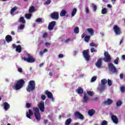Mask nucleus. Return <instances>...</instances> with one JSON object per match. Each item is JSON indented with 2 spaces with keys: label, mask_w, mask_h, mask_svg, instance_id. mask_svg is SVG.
I'll use <instances>...</instances> for the list:
<instances>
[{
  "label": "nucleus",
  "mask_w": 125,
  "mask_h": 125,
  "mask_svg": "<svg viewBox=\"0 0 125 125\" xmlns=\"http://www.w3.org/2000/svg\"><path fill=\"white\" fill-rule=\"evenodd\" d=\"M42 18H38L36 20V22H37L38 23H41V22H42Z\"/></svg>",
  "instance_id": "obj_45"
},
{
  "label": "nucleus",
  "mask_w": 125,
  "mask_h": 125,
  "mask_svg": "<svg viewBox=\"0 0 125 125\" xmlns=\"http://www.w3.org/2000/svg\"><path fill=\"white\" fill-rule=\"evenodd\" d=\"M108 66L110 74H117L118 73V70H117V68L114 65V64L109 63H108Z\"/></svg>",
  "instance_id": "obj_4"
},
{
  "label": "nucleus",
  "mask_w": 125,
  "mask_h": 125,
  "mask_svg": "<svg viewBox=\"0 0 125 125\" xmlns=\"http://www.w3.org/2000/svg\"><path fill=\"white\" fill-rule=\"evenodd\" d=\"M75 116L76 118H78V119H80V120H83V114H81V113H80V112L79 111H76L75 113Z\"/></svg>",
  "instance_id": "obj_13"
},
{
  "label": "nucleus",
  "mask_w": 125,
  "mask_h": 125,
  "mask_svg": "<svg viewBox=\"0 0 125 125\" xmlns=\"http://www.w3.org/2000/svg\"><path fill=\"white\" fill-rule=\"evenodd\" d=\"M34 89H36V82L35 81L31 80L28 83L26 90L28 92H31V91H34Z\"/></svg>",
  "instance_id": "obj_2"
},
{
  "label": "nucleus",
  "mask_w": 125,
  "mask_h": 125,
  "mask_svg": "<svg viewBox=\"0 0 125 125\" xmlns=\"http://www.w3.org/2000/svg\"><path fill=\"white\" fill-rule=\"evenodd\" d=\"M67 13V11L65 10H62L60 14V15L61 17H63V16H65L66 14Z\"/></svg>",
  "instance_id": "obj_27"
},
{
  "label": "nucleus",
  "mask_w": 125,
  "mask_h": 125,
  "mask_svg": "<svg viewBox=\"0 0 125 125\" xmlns=\"http://www.w3.org/2000/svg\"><path fill=\"white\" fill-rule=\"evenodd\" d=\"M112 103L113 100L110 99H107V101L103 102L104 105H110V104H112Z\"/></svg>",
  "instance_id": "obj_19"
},
{
  "label": "nucleus",
  "mask_w": 125,
  "mask_h": 125,
  "mask_svg": "<svg viewBox=\"0 0 125 125\" xmlns=\"http://www.w3.org/2000/svg\"><path fill=\"white\" fill-rule=\"evenodd\" d=\"M93 9L94 11H96V9H97V6H96V5H94L93 7Z\"/></svg>",
  "instance_id": "obj_49"
},
{
  "label": "nucleus",
  "mask_w": 125,
  "mask_h": 125,
  "mask_svg": "<svg viewBox=\"0 0 125 125\" xmlns=\"http://www.w3.org/2000/svg\"><path fill=\"white\" fill-rule=\"evenodd\" d=\"M90 51L91 53H93V52H97V49H95L94 47H92L90 48Z\"/></svg>",
  "instance_id": "obj_36"
},
{
  "label": "nucleus",
  "mask_w": 125,
  "mask_h": 125,
  "mask_svg": "<svg viewBox=\"0 0 125 125\" xmlns=\"http://www.w3.org/2000/svg\"><path fill=\"white\" fill-rule=\"evenodd\" d=\"M76 92L78 93L79 94H83V89L81 86H79L76 89Z\"/></svg>",
  "instance_id": "obj_20"
},
{
  "label": "nucleus",
  "mask_w": 125,
  "mask_h": 125,
  "mask_svg": "<svg viewBox=\"0 0 125 125\" xmlns=\"http://www.w3.org/2000/svg\"><path fill=\"white\" fill-rule=\"evenodd\" d=\"M123 104V102H122V101H117V102L116 103V106L117 107H120V106H122V104Z\"/></svg>",
  "instance_id": "obj_35"
},
{
  "label": "nucleus",
  "mask_w": 125,
  "mask_h": 125,
  "mask_svg": "<svg viewBox=\"0 0 125 125\" xmlns=\"http://www.w3.org/2000/svg\"><path fill=\"white\" fill-rule=\"evenodd\" d=\"M25 28V25L23 24H20V25L19 26V29L20 30H23Z\"/></svg>",
  "instance_id": "obj_39"
},
{
  "label": "nucleus",
  "mask_w": 125,
  "mask_h": 125,
  "mask_svg": "<svg viewBox=\"0 0 125 125\" xmlns=\"http://www.w3.org/2000/svg\"><path fill=\"white\" fill-rule=\"evenodd\" d=\"M43 53H44L42 51L40 52V55H41V56H42V55H43Z\"/></svg>",
  "instance_id": "obj_57"
},
{
  "label": "nucleus",
  "mask_w": 125,
  "mask_h": 125,
  "mask_svg": "<svg viewBox=\"0 0 125 125\" xmlns=\"http://www.w3.org/2000/svg\"><path fill=\"white\" fill-rule=\"evenodd\" d=\"M123 42H124V38H122L120 42V44H122V43H123Z\"/></svg>",
  "instance_id": "obj_56"
},
{
  "label": "nucleus",
  "mask_w": 125,
  "mask_h": 125,
  "mask_svg": "<svg viewBox=\"0 0 125 125\" xmlns=\"http://www.w3.org/2000/svg\"><path fill=\"white\" fill-rule=\"evenodd\" d=\"M3 107L5 111H8L10 108V105L7 102H4L3 104Z\"/></svg>",
  "instance_id": "obj_16"
},
{
  "label": "nucleus",
  "mask_w": 125,
  "mask_h": 125,
  "mask_svg": "<svg viewBox=\"0 0 125 125\" xmlns=\"http://www.w3.org/2000/svg\"><path fill=\"white\" fill-rule=\"evenodd\" d=\"M114 32L115 33L116 35H119L122 34V31L121 28L117 25H115L113 27Z\"/></svg>",
  "instance_id": "obj_9"
},
{
  "label": "nucleus",
  "mask_w": 125,
  "mask_h": 125,
  "mask_svg": "<svg viewBox=\"0 0 125 125\" xmlns=\"http://www.w3.org/2000/svg\"><path fill=\"white\" fill-rule=\"evenodd\" d=\"M49 76L52 77V76H53V73H52V72H51V71L49 72Z\"/></svg>",
  "instance_id": "obj_62"
},
{
  "label": "nucleus",
  "mask_w": 125,
  "mask_h": 125,
  "mask_svg": "<svg viewBox=\"0 0 125 125\" xmlns=\"http://www.w3.org/2000/svg\"><path fill=\"white\" fill-rule=\"evenodd\" d=\"M16 51H17V52H18L19 53H21V52L22 51V47H21V45H19L17 46Z\"/></svg>",
  "instance_id": "obj_23"
},
{
  "label": "nucleus",
  "mask_w": 125,
  "mask_h": 125,
  "mask_svg": "<svg viewBox=\"0 0 125 125\" xmlns=\"http://www.w3.org/2000/svg\"><path fill=\"white\" fill-rule=\"evenodd\" d=\"M48 50H47V49H44L43 50V53H45V52H47Z\"/></svg>",
  "instance_id": "obj_64"
},
{
  "label": "nucleus",
  "mask_w": 125,
  "mask_h": 125,
  "mask_svg": "<svg viewBox=\"0 0 125 125\" xmlns=\"http://www.w3.org/2000/svg\"><path fill=\"white\" fill-rule=\"evenodd\" d=\"M104 58L103 60L104 62H110V61L112 60V58H111V56H110L108 51L104 52Z\"/></svg>",
  "instance_id": "obj_7"
},
{
  "label": "nucleus",
  "mask_w": 125,
  "mask_h": 125,
  "mask_svg": "<svg viewBox=\"0 0 125 125\" xmlns=\"http://www.w3.org/2000/svg\"><path fill=\"white\" fill-rule=\"evenodd\" d=\"M50 17L54 20H58L59 19V13L58 12H54L50 14Z\"/></svg>",
  "instance_id": "obj_8"
},
{
  "label": "nucleus",
  "mask_w": 125,
  "mask_h": 125,
  "mask_svg": "<svg viewBox=\"0 0 125 125\" xmlns=\"http://www.w3.org/2000/svg\"><path fill=\"white\" fill-rule=\"evenodd\" d=\"M71 42V39L68 38L66 40L64 41V43H68Z\"/></svg>",
  "instance_id": "obj_46"
},
{
  "label": "nucleus",
  "mask_w": 125,
  "mask_h": 125,
  "mask_svg": "<svg viewBox=\"0 0 125 125\" xmlns=\"http://www.w3.org/2000/svg\"><path fill=\"white\" fill-rule=\"evenodd\" d=\"M11 35H13V36H14V35H15V32L14 31H11Z\"/></svg>",
  "instance_id": "obj_63"
},
{
  "label": "nucleus",
  "mask_w": 125,
  "mask_h": 125,
  "mask_svg": "<svg viewBox=\"0 0 125 125\" xmlns=\"http://www.w3.org/2000/svg\"><path fill=\"white\" fill-rule=\"evenodd\" d=\"M122 59L123 60H125V55H123L122 56Z\"/></svg>",
  "instance_id": "obj_59"
},
{
  "label": "nucleus",
  "mask_w": 125,
  "mask_h": 125,
  "mask_svg": "<svg viewBox=\"0 0 125 125\" xmlns=\"http://www.w3.org/2000/svg\"><path fill=\"white\" fill-rule=\"evenodd\" d=\"M12 46L13 48H16V47H17V46H16V45L15 44H13Z\"/></svg>",
  "instance_id": "obj_61"
},
{
  "label": "nucleus",
  "mask_w": 125,
  "mask_h": 125,
  "mask_svg": "<svg viewBox=\"0 0 125 125\" xmlns=\"http://www.w3.org/2000/svg\"><path fill=\"white\" fill-rule=\"evenodd\" d=\"M88 114L89 116L92 117L95 114V110L93 109H90L88 111Z\"/></svg>",
  "instance_id": "obj_22"
},
{
  "label": "nucleus",
  "mask_w": 125,
  "mask_h": 125,
  "mask_svg": "<svg viewBox=\"0 0 125 125\" xmlns=\"http://www.w3.org/2000/svg\"><path fill=\"white\" fill-rule=\"evenodd\" d=\"M33 115H34V112H33L32 110H31V109H28V112H27L26 113V116L27 118L30 119H32L31 116H33Z\"/></svg>",
  "instance_id": "obj_14"
},
{
  "label": "nucleus",
  "mask_w": 125,
  "mask_h": 125,
  "mask_svg": "<svg viewBox=\"0 0 125 125\" xmlns=\"http://www.w3.org/2000/svg\"><path fill=\"white\" fill-rule=\"evenodd\" d=\"M38 107H34L33 108L34 116L37 121H41V113H40V110L41 112H44V102L42 101L38 104Z\"/></svg>",
  "instance_id": "obj_1"
},
{
  "label": "nucleus",
  "mask_w": 125,
  "mask_h": 125,
  "mask_svg": "<svg viewBox=\"0 0 125 125\" xmlns=\"http://www.w3.org/2000/svg\"><path fill=\"white\" fill-rule=\"evenodd\" d=\"M119 60H120V58H119V57H117L114 61V63L118 65V64H119Z\"/></svg>",
  "instance_id": "obj_38"
},
{
  "label": "nucleus",
  "mask_w": 125,
  "mask_h": 125,
  "mask_svg": "<svg viewBox=\"0 0 125 125\" xmlns=\"http://www.w3.org/2000/svg\"><path fill=\"white\" fill-rule=\"evenodd\" d=\"M108 125V122L106 120H104L101 123V125Z\"/></svg>",
  "instance_id": "obj_41"
},
{
  "label": "nucleus",
  "mask_w": 125,
  "mask_h": 125,
  "mask_svg": "<svg viewBox=\"0 0 125 125\" xmlns=\"http://www.w3.org/2000/svg\"><path fill=\"white\" fill-rule=\"evenodd\" d=\"M107 12V9L106 8H104L102 10V14H106Z\"/></svg>",
  "instance_id": "obj_37"
},
{
  "label": "nucleus",
  "mask_w": 125,
  "mask_h": 125,
  "mask_svg": "<svg viewBox=\"0 0 125 125\" xmlns=\"http://www.w3.org/2000/svg\"><path fill=\"white\" fill-rule=\"evenodd\" d=\"M45 98H46V96L45 95H42L41 96V99L42 100H45Z\"/></svg>",
  "instance_id": "obj_48"
},
{
  "label": "nucleus",
  "mask_w": 125,
  "mask_h": 125,
  "mask_svg": "<svg viewBox=\"0 0 125 125\" xmlns=\"http://www.w3.org/2000/svg\"><path fill=\"white\" fill-rule=\"evenodd\" d=\"M5 40L7 42L9 43L11 42H12V37H11L10 35H7L5 37Z\"/></svg>",
  "instance_id": "obj_21"
},
{
  "label": "nucleus",
  "mask_w": 125,
  "mask_h": 125,
  "mask_svg": "<svg viewBox=\"0 0 125 125\" xmlns=\"http://www.w3.org/2000/svg\"><path fill=\"white\" fill-rule=\"evenodd\" d=\"M90 46H92V47L94 46L95 47H97V46H98V45L97 44L94 43V42H92L91 43H90Z\"/></svg>",
  "instance_id": "obj_40"
},
{
  "label": "nucleus",
  "mask_w": 125,
  "mask_h": 125,
  "mask_svg": "<svg viewBox=\"0 0 125 125\" xmlns=\"http://www.w3.org/2000/svg\"><path fill=\"white\" fill-rule=\"evenodd\" d=\"M45 93L48 98L52 99V101H54V98L53 97V95L51 92H49L48 90H46L45 91Z\"/></svg>",
  "instance_id": "obj_12"
},
{
  "label": "nucleus",
  "mask_w": 125,
  "mask_h": 125,
  "mask_svg": "<svg viewBox=\"0 0 125 125\" xmlns=\"http://www.w3.org/2000/svg\"><path fill=\"white\" fill-rule=\"evenodd\" d=\"M86 31L88 32L90 36H93V34H94V31H93V29L92 28H87Z\"/></svg>",
  "instance_id": "obj_25"
},
{
  "label": "nucleus",
  "mask_w": 125,
  "mask_h": 125,
  "mask_svg": "<svg viewBox=\"0 0 125 125\" xmlns=\"http://www.w3.org/2000/svg\"><path fill=\"white\" fill-rule=\"evenodd\" d=\"M46 37H47V33L45 32L43 34L42 38H43V39H45Z\"/></svg>",
  "instance_id": "obj_47"
},
{
  "label": "nucleus",
  "mask_w": 125,
  "mask_h": 125,
  "mask_svg": "<svg viewBox=\"0 0 125 125\" xmlns=\"http://www.w3.org/2000/svg\"><path fill=\"white\" fill-rule=\"evenodd\" d=\"M82 39L84 38V41L85 42H89V40H90V36H86L84 35V34H82L81 36Z\"/></svg>",
  "instance_id": "obj_15"
},
{
  "label": "nucleus",
  "mask_w": 125,
  "mask_h": 125,
  "mask_svg": "<svg viewBox=\"0 0 125 125\" xmlns=\"http://www.w3.org/2000/svg\"><path fill=\"white\" fill-rule=\"evenodd\" d=\"M121 90L122 91V92H125V88L124 86H122L121 87Z\"/></svg>",
  "instance_id": "obj_51"
},
{
  "label": "nucleus",
  "mask_w": 125,
  "mask_h": 125,
  "mask_svg": "<svg viewBox=\"0 0 125 125\" xmlns=\"http://www.w3.org/2000/svg\"><path fill=\"white\" fill-rule=\"evenodd\" d=\"M18 71L20 72V73H22V72H23V70L21 68H19Z\"/></svg>",
  "instance_id": "obj_54"
},
{
  "label": "nucleus",
  "mask_w": 125,
  "mask_h": 125,
  "mask_svg": "<svg viewBox=\"0 0 125 125\" xmlns=\"http://www.w3.org/2000/svg\"><path fill=\"white\" fill-rule=\"evenodd\" d=\"M97 76H93L91 79V82L92 83H93V82H95L96 80H97Z\"/></svg>",
  "instance_id": "obj_42"
},
{
  "label": "nucleus",
  "mask_w": 125,
  "mask_h": 125,
  "mask_svg": "<svg viewBox=\"0 0 125 125\" xmlns=\"http://www.w3.org/2000/svg\"><path fill=\"white\" fill-rule=\"evenodd\" d=\"M77 13V8H74L71 13V16L72 17H74L75 15H76V14Z\"/></svg>",
  "instance_id": "obj_28"
},
{
  "label": "nucleus",
  "mask_w": 125,
  "mask_h": 125,
  "mask_svg": "<svg viewBox=\"0 0 125 125\" xmlns=\"http://www.w3.org/2000/svg\"><path fill=\"white\" fill-rule=\"evenodd\" d=\"M80 32V29H79V27L76 26L74 28V33L75 34H79Z\"/></svg>",
  "instance_id": "obj_34"
},
{
  "label": "nucleus",
  "mask_w": 125,
  "mask_h": 125,
  "mask_svg": "<svg viewBox=\"0 0 125 125\" xmlns=\"http://www.w3.org/2000/svg\"><path fill=\"white\" fill-rule=\"evenodd\" d=\"M31 105L30 103H27L26 104V108H30L31 107Z\"/></svg>",
  "instance_id": "obj_52"
},
{
  "label": "nucleus",
  "mask_w": 125,
  "mask_h": 125,
  "mask_svg": "<svg viewBox=\"0 0 125 125\" xmlns=\"http://www.w3.org/2000/svg\"><path fill=\"white\" fill-rule=\"evenodd\" d=\"M59 58H63L64 57V55L62 54H60L58 56Z\"/></svg>",
  "instance_id": "obj_53"
},
{
  "label": "nucleus",
  "mask_w": 125,
  "mask_h": 125,
  "mask_svg": "<svg viewBox=\"0 0 125 125\" xmlns=\"http://www.w3.org/2000/svg\"><path fill=\"white\" fill-rule=\"evenodd\" d=\"M16 10H17V7L15 6L13 8L11 9L10 14H13V13H14V12H15Z\"/></svg>",
  "instance_id": "obj_32"
},
{
  "label": "nucleus",
  "mask_w": 125,
  "mask_h": 125,
  "mask_svg": "<svg viewBox=\"0 0 125 125\" xmlns=\"http://www.w3.org/2000/svg\"><path fill=\"white\" fill-rule=\"evenodd\" d=\"M27 58L26 57H23V59L26 62H28V63H34L36 61V59L34 58L30 54H27Z\"/></svg>",
  "instance_id": "obj_5"
},
{
  "label": "nucleus",
  "mask_w": 125,
  "mask_h": 125,
  "mask_svg": "<svg viewBox=\"0 0 125 125\" xmlns=\"http://www.w3.org/2000/svg\"><path fill=\"white\" fill-rule=\"evenodd\" d=\"M19 22L22 23V24H26V21L24 19V17H21L19 20Z\"/></svg>",
  "instance_id": "obj_26"
},
{
  "label": "nucleus",
  "mask_w": 125,
  "mask_h": 125,
  "mask_svg": "<svg viewBox=\"0 0 125 125\" xmlns=\"http://www.w3.org/2000/svg\"><path fill=\"white\" fill-rule=\"evenodd\" d=\"M86 13H89V10L88 9V8H86Z\"/></svg>",
  "instance_id": "obj_60"
},
{
  "label": "nucleus",
  "mask_w": 125,
  "mask_h": 125,
  "mask_svg": "<svg viewBox=\"0 0 125 125\" xmlns=\"http://www.w3.org/2000/svg\"><path fill=\"white\" fill-rule=\"evenodd\" d=\"M120 79H124V74H120Z\"/></svg>",
  "instance_id": "obj_55"
},
{
  "label": "nucleus",
  "mask_w": 125,
  "mask_h": 125,
  "mask_svg": "<svg viewBox=\"0 0 125 125\" xmlns=\"http://www.w3.org/2000/svg\"><path fill=\"white\" fill-rule=\"evenodd\" d=\"M50 43L49 42H46L45 43V45L46 46H47V45H50Z\"/></svg>",
  "instance_id": "obj_58"
},
{
  "label": "nucleus",
  "mask_w": 125,
  "mask_h": 125,
  "mask_svg": "<svg viewBox=\"0 0 125 125\" xmlns=\"http://www.w3.org/2000/svg\"><path fill=\"white\" fill-rule=\"evenodd\" d=\"M101 85H105V84L107 83V80H106L105 79H104L101 80Z\"/></svg>",
  "instance_id": "obj_30"
},
{
  "label": "nucleus",
  "mask_w": 125,
  "mask_h": 125,
  "mask_svg": "<svg viewBox=\"0 0 125 125\" xmlns=\"http://www.w3.org/2000/svg\"><path fill=\"white\" fill-rule=\"evenodd\" d=\"M107 84H108L109 86H111L112 85V81L110 79L107 80Z\"/></svg>",
  "instance_id": "obj_43"
},
{
  "label": "nucleus",
  "mask_w": 125,
  "mask_h": 125,
  "mask_svg": "<svg viewBox=\"0 0 125 125\" xmlns=\"http://www.w3.org/2000/svg\"><path fill=\"white\" fill-rule=\"evenodd\" d=\"M72 123V119L71 118H68L65 123V125H69Z\"/></svg>",
  "instance_id": "obj_29"
},
{
  "label": "nucleus",
  "mask_w": 125,
  "mask_h": 125,
  "mask_svg": "<svg viewBox=\"0 0 125 125\" xmlns=\"http://www.w3.org/2000/svg\"><path fill=\"white\" fill-rule=\"evenodd\" d=\"M56 25V21H52L51 22L49 23L48 29L49 31H51L52 30H53L54 29V27H55Z\"/></svg>",
  "instance_id": "obj_10"
},
{
  "label": "nucleus",
  "mask_w": 125,
  "mask_h": 125,
  "mask_svg": "<svg viewBox=\"0 0 125 125\" xmlns=\"http://www.w3.org/2000/svg\"><path fill=\"white\" fill-rule=\"evenodd\" d=\"M95 65L96 67H97V68H103V66H102V58H99Z\"/></svg>",
  "instance_id": "obj_11"
},
{
  "label": "nucleus",
  "mask_w": 125,
  "mask_h": 125,
  "mask_svg": "<svg viewBox=\"0 0 125 125\" xmlns=\"http://www.w3.org/2000/svg\"><path fill=\"white\" fill-rule=\"evenodd\" d=\"M82 101L84 104L87 103V101H88V97H87V95H86V93H84V96Z\"/></svg>",
  "instance_id": "obj_18"
},
{
  "label": "nucleus",
  "mask_w": 125,
  "mask_h": 125,
  "mask_svg": "<svg viewBox=\"0 0 125 125\" xmlns=\"http://www.w3.org/2000/svg\"><path fill=\"white\" fill-rule=\"evenodd\" d=\"M35 11V7L32 6L30 7L29 9V13H32Z\"/></svg>",
  "instance_id": "obj_31"
},
{
  "label": "nucleus",
  "mask_w": 125,
  "mask_h": 125,
  "mask_svg": "<svg viewBox=\"0 0 125 125\" xmlns=\"http://www.w3.org/2000/svg\"><path fill=\"white\" fill-rule=\"evenodd\" d=\"M105 87L106 86L105 85H100L99 88V90L100 91V92H102L103 91H104V90H105Z\"/></svg>",
  "instance_id": "obj_24"
},
{
  "label": "nucleus",
  "mask_w": 125,
  "mask_h": 125,
  "mask_svg": "<svg viewBox=\"0 0 125 125\" xmlns=\"http://www.w3.org/2000/svg\"><path fill=\"white\" fill-rule=\"evenodd\" d=\"M51 2V0H47V1L45 2L46 4H50V3Z\"/></svg>",
  "instance_id": "obj_50"
},
{
  "label": "nucleus",
  "mask_w": 125,
  "mask_h": 125,
  "mask_svg": "<svg viewBox=\"0 0 125 125\" xmlns=\"http://www.w3.org/2000/svg\"><path fill=\"white\" fill-rule=\"evenodd\" d=\"M83 56L86 61L88 62L90 59V55H89V50H84L83 51Z\"/></svg>",
  "instance_id": "obj_6"
},
{
  "label": "nucleus",
  "mask_w": 125,
  "mask_h": 125,
  "mask_svg": "<svg viewBox=\"0 0 125 125\" xmlns=\"http://www.w3.org/2000/svg\"><path fill=\"white\" fill-rule=\"evenodd\" d=\"M25 17L26 19H31V18L32 17V14H26L25 15Z\"/></svg>",
  "instance_id": "obj_33"
},
{
  "label": "nucleus",
  "mask_w": 125,
  "mask_h": 125,
  "mask_svg": "<svg viewBox=\"0 0 125 125\" xmlns=\"http://www.w3.org/2000/svg\"><path fill=\"white\" fill-rule=\"evenodd\" d=\"M111 120L114 124H117L119 123V119H118V117L115 115H111Z\"/></svg>",
  "instance_id": "obj_17"
},
{
  "label": "nucleus",
  "mask_w": 125,
  "mask_h": 125,
  "mask_svg": "<svg viewBox=\"0 0 125 125\" xmlns=\"http://www.w3.org/2000/svg\"><path fill=\"white\" fill-rule=\"evenodd\" d=\"M24 83H25V81L23 79L19 80L17 82V83L15 84L14 87L16 90H19V89H21V87H23Z\"/></svg>",
  "instance_id": "obj_3"
},
{
  "label": "nucleus",
  "mask_w": 125,
  "mask_h": 125,
  "mask_svg": "<svg viewBox=\"0 0 125 125\" xmlns=\"http://www.w3.org/2000/svg\"><path fill=\"white\" fill-rule=\"evenodd\" d=\"M87 94H88L90 96H93V93H92V91H88L87 92Z\"/></svg>",
  "instance_id": "obj_44"
}]
</instances>
